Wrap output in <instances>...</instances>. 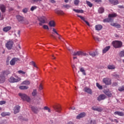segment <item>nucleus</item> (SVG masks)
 I'll return each mask as SVG.
<instances>
[{
  "label": "nucleus",
  "mask_w": 124,
  "mask_h": 124,
  "mask_svg": "<svg viewBox=\"0 0 124 124\" xmlns=\"http://www.w3.org/2000/svg\"><path fill=\"white\" fill-rule=\"evenodd\" d=\"M78 17H79V18H80V19L81 20H82L83 21H84V22L86 21V18H85V17H84L83 16H81L78 15H77Z\"/></svg>",
  "instance_id": "nucleus-43"
},
{
  "label": "nucleus",
  "mask_w": 124,
  "mask_h": 124,
  "mask_svg": "<svg viewBox=\"0 0 124 124\" xmlns=\"http://www.w3.org/2000/svg\"><path fill=\"white\" fill-rule=\"evenodd\" d=\"M110 25L111 26H113V27H116L117 29H120V28H121V25L117 23H112Z\"/></svg>",
  "instance_id": "nucleus-25"
},
{
  "label": "nucleus",
  "mask_w": 124,
  "mask_h": 124,
  "mask_svg": "<svg viewBox=\"0 0 124 124\" xmlns=\"http://www.w3.org/2000/svg\"><path fill=\"white\" fill-rule=\"evenodd\" d=\"M86 3H87V5H88V6H89V7H93V3H91V2L87 0L86 1Z\"/></svg>",
  "instance_id": "nucleus-41"
},
{
  "label": "nucleus",
  "mask_w": 124,
  "mask_h": 124,
  "mask_svg": "<svg viewBox=\"0 0 124 124\" xmlns=\"http://www.w3.org/2000/svg\"><path fill=\"white\" fill-rule=\"evenodd\" d=\"M103 82L105 84V85H111V84H112L111 79L108 78H104L103 79Z\"/></svg>",
  "instance_id": "nucleus-8"
},
{
  "label": "nucleus",
  "mask_w": 124,
  "mask_h": 124,
  "mask_svg": "<svg viewBox=\"0 0 124 124\" xmlns=\"http://www.w3.org/2000/svg\"><path fill=\"white\" fill-rule=\"evenodd\" d=\"M52 31H53V32H55V33H56L57 34V35H60V34H59V33H58V32H57V31L56 30V29L55 28H53L52 29Z\"/></svg>",
  "instance_id": "nucleus-52"
},
{
  "label": "nucleus",
  "mask_w": 124,
  "mask_h": 124,
  "mask_svg": "<svg viewBox=\"0 0 124 124\" xmlns=\"http://www.w3.org/2000/svg\"><path fill=\"white\" fill-rule=\"evenodd\" d=\"M49 109V107L46 106L44 108V110H48Z\"/></svg>",
  "instance_id": "nucleus-59"
},
{
  "label": "nucleus",
  "mask_w": 124,
  "mask_h": 124,
  "mask_svg": "<svg viewBox=\"0 0 124 124\" xmlns=\"http://www.w3.org/2000/svg\"><path fill=\"white\" fill-rule=\"evenodd\" d=\"M110 46H108L105 47L103 49V54H105V53H106L107 52H108V51H109V50L110 49Z\"/></svg>",
  "instance_id": "nucleus-21"
},
{
  "label": "nucleus",
  "mask_w": 124,
  "mask_h": 124,
  "mask_svg": "<svg viewBox=\"0 0 124 124\" xmlns=\"http://www.w3.org/2000/svg\"><path fill=\"white\" fill-rule=\"evenodd\" d=\"M0 9L2 12H5V6L4 5L1 4L0 5Z\"/></svg>",
  "instance_id": "nucleus-24"
},
{
  "label": "nucleus",
  "mask_w": 124,
  "mask_h": 124,
  "mask_svg": "<svg viewBox=\"0 0 124 124\" xmlns=\"http://www.w3.org/2000/svg\"><path fill=\"white\" fill-rule=\"evenodd\" d=\"M118 90L119 92H123V91H124V86L120 87L118 89Z\"/></svg>",
  "instance_id": "nucleus-44"
},
{
  "label": "nucleus",
  "mask_w": 124,
  "mask_h": 124,
  "mask_svg": "<svg viewBox=\"0 0 124 124\" xmlns=\"http://www.w3.org/2000/svg\"><path fill=\"white\" fill-rule=\"evenodd\" d=\"M102 0H94L95 2H101Z\"/></svg>",
  "instance_id": "nucleus-60"
},
{
  "label": "nucleus",
  "mask_w": 124,
  "mask_h": 124,
  "mask_svg": "<svg viewBox=\"0 0 124 124\" xmlns=\"http://www.w3.org/2000/svg\"><path fill=\"white\" fill-rule=\"evenodd\" d=\"M12 46H13V41H9L6 44V47L8 50H11L12 48Z\"/></svg>",
  "instance_id": "nucleus-9"
},
{
  "label": "nucleus",
  "mask_w": 124,
  "mask_h": 124,
  "mask_svg": "<svg viewBox=\"0 0 124 124\" xmlns=\"http://www.w3.org/2000/svg\"><path fill=\"white\" fill-rule=\"evenodd\" d=\"M11 30V26H7L3 28V31H5V32H7Z\"/></svg>",
  "instance_id": "nucleus-19"
},
{
  "label": "nucleus",
  "mask_w": 124,
  "mask_h": 124,
  "mask_svg": "<svg viewBox=\"0 0 124 124\" xmlns=\"http://www.w3.org/2000/svg\"><path fill=\"white\" fill-rule=\"evenodd\" d=\"M37 7L36 6H33L31 7V11H33V10H35V9L37 8Z\"/></svg>",
  "instance_id": "nucleus-47"
},
{
  "label": "nucleus",
  "mask_w": 124,
  "mask_h": 124,
  "mask_svg": "<svg viewBox=\"0 0 124 124\" xmlns=\"http://www.w3.org/2000/svg\"><path fill=\"white\" fill-rule=\"evenodd\" d=\"M85 23H86V24L87 25V26H88V27H90L91 25H90V23H89V22H88L87 21L85 20Z\"/></svg>",
  "instance_id": "nucleus-58"
},
{
  "label": "nucleus",
  "mask_w": 124,
  "mask_h": 124,
  "mask_svg": "<svg viewBox=\"0 0 124 124\" xmlns=\"http://www.w3.org/2000/svg\"><path fill=\"white\" fill-rule=\"evenodd\" d=\"M98 12L100 14L103 13L104 12V8H99Z\"/></svg>",
  "instance_id": "nucleus-37"
},
{
  "label": "nucleus",
  "mask_w": 124,
  "mask_h": 124,
  "mask_svg": "<svg viewBox=\"0 0 124 124\" xmlns=\"http://www.w3.org/2000/svg\"><path fill=\"white\" fill-rule=\"evenodd\" d=\"M114 115H118V116H124V113L121 111H115Z\"/></svg>",
  "instance_id": "nucleus-28"
},
{
  "label": "nucleus",
  "mask_w": 124,
  "mask_h": 124,
  "mask_svg": "<svg viewBox=\"0 0 124 124\" xmlns=\"http://www.w3.org/2000/svg\"><path fill=\"white\" fill-rule=\"evenodd\" d=\"M20 30H18L17 31H16L15 32V35L16 36H17V37H20Z\"/></svg>",
  "instance_id": "nucleus-34"
},
{
  "label": "nucleus",
  "mask_w": 124,
  "mask_h": 124,
  "mask_svg": "<svg viewBox=\"0 0 124 124\" xmlns=\"http://www.w3.org/2000/svg\"><path fill=\"white\" fill-rule=\"evenodd\" d=\"M38 20L40 22L39 23L40 26H42L43 24H46V23H47V18L44 16L39 17Z\"/></svg>",
  "instance_id": "nucleus-5"
},
{
  "label": "nucleus",
  "mask_w": 124,
  "mask_h": 124,
  "mask_svg": "<svg viewBox=\"0 0 124 124\" xmlns=\"http://www.w3.org/2000/svg\"><path fill=\"white\" fill-rule=\"evenodd\" d=\"M53 108L56 112H58V113H60L61 112V110H62L61 107L58 106H55L53 107Z\"/></svg>",
  "instance_id": "nucleus-16"
},
{
  "label": "nucleus",
  "mask_w": 124,
  "mask_h": 124,
  "mask_svg": "<svg viewBox=\"0 0 124 124\" xmlns=\"http://www.w3.org/2000/svg\"><path fill=\"white\" fill-rule=\"evenodd\" d=\"M17 73H18V74H21V75H25L26 74V72L22 70L18 71Z\"/></svg>",
  "instance_id": "nucleus-36"
},
{
  "label": "nucleus",
  "mask_w": 124,
  "mask_h": 124,
  "mask_svg": "<svg viewBox=\"0 0 124 124\" xmlns=\"http://www.w3.org/2000/svg\"><path fill=\"white\" fill-rule=\"evenodd\" d=\"M55 12L56 13V14H58V15H63L64 14L63 11L59 9L55 10Z\"/></svg>",
  "instance_id": "nucleus-17"
},
{
  "label": "nucleus",
  "mask_w": 124,
  "mask_h": 124,
  "mask_svg": "<svg viewBox=\"0 0 124 124\" xmlns=\"http://www.w3.org/2000/svg\"><path fill=\"white\" fill-rule=\"evenodd\" d=\"M32 1H34V2H39L41 1L42 0H32Z\"/></svg>",
  "instance_id": "nucleus-57"
},
{
  "label": "nucleus",
  "mask_w": 124,
  "mask_h": 124,
  "mask_svg": "<svg viewBox=\"0 0 124 124\" xmlns=\"http://www.w3.org/2000/svg\"><path fill=\"white\" fill-rule=\"evenodd\" d=\"M118 84L117 83H113L112 86H117Z\"/></svg>",
  "instance_id": "nucleus-64"
},
{
  "label": "nucleus",
  "mask_w": 124,
  "mask_h": 124,
  "mask_svg": "<svg viewBox=\"0 0 124 124\" xmlns=\"http://www.w3.org/2000/svg\"><path fill=\"white\" fill-rule=\"evenodd\" d=\"M92 110H93V111H96L97 109V107H93L92 108Z\"/></svg>",
  "instance_id": "nucleus-55"
},
{
  "label": "nucleus",
  "mask_w": 124,
  "mask_h": 124,
  "mask_svg": "<svg viewBox=\"0 0 124 124\" xmlns=\"http://www.w3.org/2000/svg\"><path fill=\"white\" fill-rule=\"evenodd\" d=\"M19 89L20 90H28V89H29V87L27 86H20Z\"/></svg>",
  "instance_id": "nucleus-30"
},
{
  "label": "nucleus",
  "mask_w": 124,
  "mask_h": 124,
  "mask_svg": "<svg viewBox=\"0 0 124 124\" xmlns=\"http://www.w3.org/2000/svg\"><path fill=\"white\" fill-rule=\"evenodd\" d=\"M89 55H90V56H92V57H95V56L97 55V53L96 52H90Z\"/></svg>",
  "instance_id": "nucleus-35"
},
{
  "label": "nucleus",
  "mask_w": 124,
  "mask_h": 124,
  "mask_svg": "<svg viewBox=\"0 0 124 124\" xmlns=\"http://www.w3.org/2000/svg\"><path fill=\"white\" fill-rule=\"evenodd\" d=\"M104 93L107 96H108L109 97H111L112 96V93H111V92L108 90H106L104 91Z\"/></svg>",
  "instance_id": "nucleus-15"
},
{
  "label": "nucleus",
  "mask_w": 124,
  "mask_h": 124,
  "mask_svg": "<svg viewBox=\"0 0 124 124\" xmlns=\"http://www.w3.org/2000/svg\"><path fill=\"white\" fill-rule=\"evenodd\" d=\"M16 19L19 22H22L24 20V17L21 16H16Z\"/></svg>",
  "instance_id": "nucleus-22"
},
{
  "label": "nucleus",
  "mask_w": 124,
  "mask_h": 124,
  "mask_svg": "<svg viewBox=\"0 0 124 124\" xmlns=\"http://www.w3.org/2000/svg\"><path fill=\"white\" fill-rule=\"evenodd\" d=\"M73 11H75V12H76V13H83L84 11L82 10H79V9H73Z\"/></svg>",
  "instance_id": "nucleus-29"
},
{
  "label": "nucleus",
  "mask_w": 124,
  "mask_h": 124,
  "mask_svg": "<svg viewBox=\"0 0 124 124\" xmlns=\"http://www.w3.org/2000/svg\"><path fill=\"white\" fill-rule=\"evenodd\" d=\"M106 98V95L104 94L100 95L97 98V100L98 101H101V100H104Z\"/></svg>",
  "instance_id": "nucleus-11"
},
{
  "label": "nucleus",
  "mask_w": 124,
  "mask_h": 124,
  "mask_svg": "<svg viewBox=\"0 0 124 124\" xmlns=\"http://www.w3.org/2000/svg\"><path fill=\"white\" fill-rule=\"evenodd\" d=\"M79 2L80 1L79 0H75L74 4H75V5H78Z\"/></svg>",
  "instance_id": "nucleus-49"
},
{
  "label": "nucleus",
  "mask_w": 124,
  "mask_h": 124,
  "mask_svg": "<svg viewBox=\"0 0 124 124\" xmlns=\"http://www.w3.org/2000/svg\"><path fill=\"white\" fill-rule=\"evenodd\" d=\"M84 117H86V113L85 112H82L78 114L77 117L76 119L78 120H80V119L82 118H84Z\"/></svg>",
  "instance_id": "nucleus-12"
},
{
  "label": "nucleus",
  "mask_w": 124,
  "mask_h": 124,
  "mask_svg": "<svg viewBox=\"0 0 124 124\" xmlns=\"http://www.w3.org/2000/svg\"><path fill=\"white\" fill-rule=\"evenodd\" d=\"M17 62H19V58H14L10 62V64L11 65H15V63Z\"/></svg>",
  "instance_id": "nucleus-10"
},
{
  "label": "nucleus",
  "mask_w": 124,
  "mask_h": 124,
  "mask_svg": "<svg viewBox=\"0 0 124 124\" xmlns=\"http://www.w3.org/2000/svg\"><path fill=\"white\" fill-rule=\"evenodd\" d=\"M96 85V87H97V88H98L99 90H102V89H103V88L102 87V86L100 85L99 83L97 82Z\"/></svg>",
  "instance_id": "nucleus-39"
},
{
  "label": "nucleus",
  "mask_w": 124,
  "mask_h": 124,
  "mask_svg": "<svg viewBox=\"0 0 124 124\" xmlns=\"http://www.w3.org/2000/svg\"><path fill=\"white\" fill-rule=\"evenodd\" d=\"M119 56L121 57V58H123V57H124V50H122L120 52Z\"/></svg>",
  "instance_id": "nucleus-38"
},
{
  "label": "nucleus",
  "mask_w": 124,
  "mask_h": 124,
  "mask_svg": "<svg viewBox=\"0 0 124 124\" xmlns=\"http://www.w3.org/2000/svg\"><path fill=\"white\" fill-rule=\"evenodd\" d=\"M90 124H96V122L94 120H91L89 122Z\"/></svg>",
  "instance_id": "nucleus-46"
},
{
  "label": "nucleus",
  "mask_w": 124,
  "mask_h": 124,
  "mask_svg": "<svg viewBox=\"0 0 124 124\" xmlns=\"http://www.w3.org/2000/svg\"><path fill=\"white\" fill-rule=\"evenodd\" d=\"M30 108H31L32 111L35 113V114H37L38 112V109H37V108L33 107V106H30Z\"/></svg>",
  "instance_id": "nucleus-18"
},
{
  "label": "nucleus",
  "mask_w": 124,
  "mask_h": 124,
  "mask_svg": "<svg viewBox=\"0 0 124 124\" xmlns=\"http://www.w3.org/2000/svg\"><path fill=\"white\" fill-rule=\"evenodd\" d=\"M93 39H94V40H95L96 41H99L100 40L99 38H97V37H95L93 35Z\"/></svg>",
  "instance_id": "nucleus-45"
},
{
  "label": "nucleus",
  "mask_w": 124,
  "mask_h": 124,
  "mask_svg": "<svg viewBox=\"0 0 124 124\" xmlns=\"http://www.w3.org/2000/svg\"><path fill=\"white\" fill-rule=\"evenodd\" d=\"M51 36L52 37H53V38H54V39H56V36H55L53 34H51Z\"/></svg>",
  "instance_id": "nucleus-63"
},
{
  "label": "nucleus",
  "mask_w": 124,
  "mask_h": 124,
  "mask_svg": "<svg viewBox=\"0 0 124 124\" xmlns=\"http://www.w3.org/2000/svg\"><path fill=\"white\" fill-rule=\"evenodd\" d=\"M16 78H15L13 77H11L9 79V81H10V83H17V82H19V81H21V78H19L18 76H16Z\"/></svg>",
  "instance_id": "nucleus-7"
},
{
  "label": "nucleus",
  "mask_w": 124,
  "mask_h": 124,
  "mask_svg": "<svg viewBox=\"0 0 124 124\" xmlns=\"http://www.w3.org/2000/svg\"><path fill=\"white\" fill-rule=\"evenodd\" d=\"M9 74L8 71H4L0 74V83H2L5 81V76Z\"/></svg>",
  "instance_id": "nucleus-1"
},
{
  "label": "nucleus",
  "mask_w": 124,
  "mask_h": 124,
  "mask_svg": "<svg viewBox=\"0 0 124 124\" xmlns=\"http://www.w3.org/2000/svg\"><path fill=\"white\" fill-rule=\"evenodd\" d=\"M30 83L31 82H30V81L25 80L22 82V85H26L28 86L30 85Z\"/></svg>",
  "instance_id": "nucleus-31"
},
{
  "label": "nucleus",
  "mask_w": 124,
  "mask_h": 124,
  "mask_svg": "<svg viewBox=\"0 0 124 124\" xmlns=\"http://www.w3.org/2000/svg\"><path fill=\"white\" fill-rule=\"evenodd\" d=\"M71 0H64V2L67 3V2H69V1H71Z\"/></svg>",
  "instance_id": "nucleus-61"
},
{
  "label": "nucleus",
  "mask_w": 124,
  "mask_h": 124,
  "mask_svg": "<svg viewBox=\"0 0 124 124\" xmlns=\"http://www.w3.org/2000/svg\"><path fill=\"white\" fill-rule=\"evenodd\" d=\"M18 95L23 101H27V102H30V101H31L30 97L24 93H19Z\"/></svg>",
  "instance_id": "nucleus-3"
},
{
  "label": "nucleus",
  "mask_w": 124,
  "mask_h": 124,
  "mask_svg": "<svg viewBox=\"0 0 124 124\" xmlns=\"http://www.w3.org/2000/svg\"><path fill=\"white\" fill-rule=\"evenodd\" d=\"M108 69H115L116 67L114 65H108Z\"/></svg>",
  "instance_id": "nucleus-33"
},
{
  "label": "nucleus",
  "mask_w": 124,
  "mask_h": 124,
  "mask_svg": "<svg viewBox=\"0 0 124 124\" xmlns=\"http://www.w3.org/2000/svg\"><path fill=\"white\" fill-rule=\"evenodd\" d=\"M31 65H33V66L35 67V68H36V69H38V67H37V65L34 62L32 61L31 62Z\"/></svg>",
  "instance_id": "nucleus-32"
},
{
  "label": "nucleus",
  "mask_w": 124,
  "mask_h": 124,
  "mask_svg": "<svg viewBox=\"0 0 124 124\" xmlns=\"http://www.w3.org/2000/svg\"><path fill=\"white\" fill-rule=\"evenodd\" d=\"M63 7H64V8H66L67 9H69L70 7H71V6H70V5L66 4L63 5Z\"/></svg>",
  "instance_id": "nucleus-40"
},
{
  "label": "nucleus",
  "mask_w": 124,
  "mask_h": 124,
  "mask_svg": "<svg viewBox=\"0 0 124 124\" xmlns=\"http://www.w3.org/2000/svg\"><path fill=\"white\" fill-rule=\"evenodd\" d=\"M117 14L116 13H113L111 14L108 15V17L107 19H104V22H111V21H113V19L112 18H114V17H116Z\"/></svg>",
  "instance_id": "nucleus-6"
},
{
  "label": "nucleus",
  "mask_w": 124,
  "mask_h": 124,
  "mask_svg": "<svg viewBox=\"0 0 124 124\" xmlns=\"http://www.w3.org/2000/svg\"><path fill=\"white\" fill-rule=\"evenodd\" d=\"M43 28L44 30H49V27L46 25H44Z\"/></svg>",
  "instance_id": "nucleus-48"
},
{
  "label": "nucleus",
  "mask_w": 124,
  "mask_h": 124,
  "mask_svg": "<svg viewBox=\"0 0 124 124\" xmlns=\"http://www.w3.org/2000/svg\"><path fill=\"white\" fill-rule=\"evenodd\" d=\"M96 31H100L102 29L101 25H97L95 27Z\"/></svg>",
  "instance_id": "nucleus-26"
},
{
  "label": "nucleus",
  "mask_w": 124,
  "mask_h": 124,
  "mask_svg": "<svg viewBox=\"0 0 124 124\" xmlns=\"http://www.w3.org/2000/svg\"><path fill=\"white\" fill-rule=\"evenodd\" d=\"M96 111H97L98 112H101V111H102V108H101L97 107Z\"/></svg>",
  "instance_id": "nucleus-51"
},
{
  "label": "nucleus",
  "mask_w": 124,
  "mask_h": 124,
  "mask_svg": "<svg viewBox=\"0 0 124 124\" xmlns=\"http://www.w3.org/2000/svg\"><path fill=\"white\" fill-rule=\"evenodd\" d=\"M72 55L73 56H78V57H83V56L87 57V56H88V54L86 53V52L83 51H80V50L74 52L72 53Z\"/></svg>",
  "instance_id": "nucleus-4"
},
{
  "label": "nucleus",
  "mask_w": 124,
  "mask_h": 124,
  "mask_svg": "<svg viewBox=\"0 0 124 124\" xmlns=\"http://www.w3.org/2000/svg\"><path fill=\"white\" fill-rule=\"evenodd\" d=\"M84 91L85 92V93H89L90 94H92V93H93L92 90L88 87H85L84 89Z\"/></svg>",
  "instance_id": "nucleus-14"
},
{
  "label": "nucleus",
  "mask_w": 124,
  "mask_h": 124,
  "mask_svg": "<svg viewBox=\"0 0 124 124\" xmlns=\"http://www.w3.org/2000/svg\"><path fill=\"white\" fill-rule=\"evenodd\" d=\"M49 25L50 27H55L56 26V24L55 23V21L51 20L49 22Z\"/></svg>",
  "instance_id": "nucleus-27"
},
{
  "label": "nucleus",
  "mask_w": 124,
  "mask_h": 124,
  "mask_svg": "<svg viewBox=\"0 0 124 124\" xmlns=\"http://www.w3.org/2000/svg\"><path fill=\"white\" fill-rule=\"evenodd\" d=\"M109 1L110 3H111V4H113L114 5L119 3L118 0H109Z\"/></svg>",
  "instance_id": "nucleus-20"
},
{
  "label": "nucleus",
  "mask_w": 124,
  "mask_h": 124,
  "mask_svg": "<svg viewBox=\"0 0 124 124\" xmlns=\"http://www.w3.org/2000/svg\"><path fill=\"white\" fill-rule=\"evenodd\" d=\"M80 72H83L84 71H85V69H84V68L82 67V68H80V69H79Z\"/></svg>",
  "instance_id": "nucleus-56"
},
{
  "label": "nucleus",
  "mask_w": 124,
  "mask_h": 124,
  "mask_svg": "<svg viewBox=\"0 0 124 124\" xmlns=\"http://www.w3.org/2000/svg\"><path fill=\"white\" fill-rule=\"evenodd\" d=\"M1 116L2 117H5V116H10V113L8 112H3L1 113Z\"/></svg>",
  "instance_id": "nucleus-23"
},
{
  "label": "nucleus",
  "mask_w": 124,
  "mask_h": 124,
  "mask_svg": "<svg viewBox=\"0 0 124 124\" xmlns=\"http://www.w3.org/2000/svg\"><path fill=\"white\" fill-rule=\"evenodd\" d=\"M39 89L40 91H41L42 90H43V86H42V84H40L39 87Z\"/></svg>",
  "instance_id": "nucleus-54"
},
{
  "label": "nucleus",
  "mask_w": 124,
  "mask_h": 124,
  "mask_svg": "<svg viewBox=\"0 0 124 124\" xmlns=\"http://www.w3.org/2000/svg\"><path fill=\"white\" fill-rule=\"evenodd\" d=\"M22 12H23V13H27V12H28V8H25L22 10Z\"/></svg>",
  "instance_id": "nucleus-53"
},
{
  "label": "nucleus",
  "mask_w": 124,
  "mask_h": 124,
  "mask_svg": "<svg viewBox=\"0 0 124 124\" xmlns=\"http://www.w3.org/2000/svg\"><path fill=\"white\" fill-rule=\"evenodd\" d=\"M19 111H20V106H16L14 108V114H17V113H19Z\"/></svg>",
  "instance_id": "nucleus-13"
},
{
  "label": "nucleus",
  "mask_w": 124,
  "mask_h": 124,
  "mask_svg": "<svg viewBox=\"0 0 124 124\" xmlns=\"http://www.w3.org/2000/svg\"><path fill=\"white\" fill-rule=\"evenodd\" d=\"M37 93V92L36 91V90H34L32 93V95L33 96H35L36 95V94Z\"/></svg>",
  "instance_id": "nucleus-42"
},
{
  "label": "nucleus",
  "mask_w": 124,
  "mask_h": 124,
  "mask_svg": "<svg viewBox=\"0 0 124 124\" xmlns=\"http://www.w3.org/2000/svg\"><path fill=\"white\" fill-rule=\"evenodd\" d=\"M50 1L52 3H55L56 2V1H55V0H50Z\"/></svg>",
  "instance_id": "nucleus-62"
},
{
  "label": "nucleus",
  "mask_w": 124,
  "mask_h": 124,
  "mask_svg": "<svg viewBox=\"0 0 124 124\" xmlns=\"http://www.w3.org/2000/svg\"><path fill=\"white\" fill-rule=\"evenodd\" d=\"M112 46L115 49H118L119 48H121L123 46V42L121 41L115 40L112 42Z\"/></svg>",
  "instance_id": "nucleus-2"
},
{
  "label": "nucleus",
  "mask_w": 124,
  "mask_h": 124,
  "mask_svg": "<svg viewBox=\"0 0 124 124\" xmlns=\"http://www.w3.org/2000/svg\"><path fill=\"white\" fill-rule=\"evenodd\" d=\"M6 102L5 101H0V105H3V104H5Z\"/></svg>",
  "instance_id": "nucleus-50"
}]
</instances>
